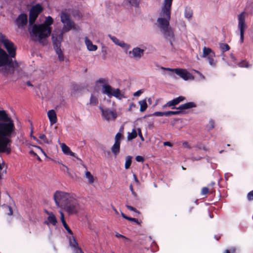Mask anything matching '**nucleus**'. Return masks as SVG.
Segmentation results:
<instances>
[{
  "instance_id": "1",
  "label": "nucleus",
  "mask_w": 253,
  "mask_h": 253,
  "mask_svg": "<svg viewBox=\"0 0 253 253\" xmlns=\"http://www.w3.org/2000/svg\"><path fill=\"white\" fill-rule=\"evenodd\" d=\"M42 7L40 4L32 7L30 11V27L29 32L32 40L43 42L49 37L51 32L50 26L53 23V19L51 16L45 18L44 22L41 24H34L39 14L42 11Z\"/></svg>"
},
{
  "instance_id": "2",
  "label": "nucleus",
  "mask_w": 253,
  "mask_h": 253,
  "mask_svg": "<svg viewBox=\"0 0 253 253\" xmlns=\"http://www.w3.org/2000/svg\"><path fill=\"white\" fill-rule=\"evenodd\" d=\"M14 122L5 110H0V152L10 153V139L15 132Z\"/></svg>"
},
{
  "instance_id": "3",
  "label": "nucleus",
  "mask_w": 253,
  "mask_h": 253,
  "mask_svg": "<svg viewBox=\"0 0 253 253\" xmlns=\"http://www.w3.org/2000/svg\"><path fill=\"white\" fill-rule=\"evenodd\" d=\"M99 84L102 86V93L106 94L108 97L111 98L114 96L119 99H122L125 97L119 89L113 88L109 85L108 79L100 78L98 79L96 82V85L98 86Z\"/></svg>"
},
{
  "instance_id": "4",
  "label": "nucleus",
  "mask_w": 253,
  "mask_h": 253,
  "mask_svg": "<svg viewBox=\"0 0 253 253\" xmlns=\"http://www.w3.org/2000/svg\"><path fill=\"white\" fill-rule=\"evenodd\" d=\"M17 63L12 62L6 52L0 48V72L3 75L11 74L14 67L17 66Z\"/></svg>"
},
{
  "instance_id": "5",
  "label": "nucleus",
  "mask_w": 253,
  "mask_h": 253,
  "mask_svg": "<svg viewBox=\"0 0 253 253\" xmlns=\"http://www.w3.org/2000/svg\"><path fill=\"white\" fill-rule=\"evenodd\" d=\"M173 0H164L157 20V26L169 23Z\"/></svg>"
},
{
  "instance_id": "6",
  "label": "nucleus",
  "mask_w": 253,
  "mask_h": 253,
  "mask_svg": "<svg viewBox=\"0 0 253 253\" xmlns=\"http://www.w3.org/2000/svg\"><path fill=\"white\" fill-rule=\"evenodd\" d=\"M61 21L63 24V28L61 32L59 35L67 33L70 30L79 31L81 30L80 27L77 25L65 12H61L60 14Z\"/></svg>"
},
{
  "instance_id": "7",
  "label": "nucleus",
  "mask_w": 253,
  "mask_h": 253,
  "mask_svg": "<svg viewBox=\"0 0 253 253\" xmlns=\"http://www.w3.org/2000/svg\"><path fill=\"white\" fill-rule=\"evenodd\" d=\"M72 196L68 193L56 191L53 194V198L56 206L62 210Z\"/></svg>"
},
{
  "instance_id": "8",
  "label": "nucleus",
  "mask_w": 253,
  "mask_h": 253,
  "mask_svg": "<svg viewBox=\"0 0 253 253\" xmlns=\"http://www.w3.org/2000/svg\"><path fill=\"white\" fill-rule=\"evenodd\" d=\"M80 209V206L77 200L72 195L62 210H64L69 214L77 213Z\"/></svg>"
},
{
  "instance_id": "9",
  "label": "nucleus",
  "mask_w": 253,
  "mask_h": 253,
  "mask_svg": "<svg viewBox=\"0 0 253 253\" xmlns=\"http://www.w3.org/2000/svg\"><path fill=\"white\" fill-rule=\"evenodd\" d=\"M62 41V36L61 35H57L55 32L52 34V41L53 46L56 54L58 55V59L60 61H63L64 55L60 48V43Z\"/></svg>"
},
{
  "instance_id": "10",
  "label": "nucleus",
  "mask_w": 253,
  "mask_h": 253,
  "mask_svg": "<svg viewBox=\"0 0 253 253\" xmlns=\"http://www.w3.org/2000/svg\"><path fill=\"white\" fill-rule=\"evenodd\" d=\"M0 41L7 50L11 58L14 57L16 54V47L14 43L7 39L3 35L0 33Z\"/></svg>"
},
{
  "instance_id": "11",
  "label": "nucleus",
  "mask_w": 253,
  "mask_h": 253,
  "mask_svg": "<svg viewBox=\"0 0 253 253\" xmlns=\"http://www.w3.org/2000/svg\"><path fill=\"white\" fill-rule=\"evenodd\" d=\"M162 69L175 73L177 75L185 81L193 80L194 76L187 71L186 69L182 68L171 69L169 68L162 67Z\"/></svg>"
},
{
  "instance_id": "12",
  "label": "nucleus",
  "mask_w": 253,
  "mask_h": 253,
  "mask_svg": "<svg viewBox=\"0 0 253 253\" xmlns=\"http://www.w3.org/2000/svg\"><path fill=\"white\" fill-rule=\"evenodd\" d=\"M101 112L102 119L107 122L114 121L118 117V114L115 109H110L108 108H103L99 107Z\"/></svg>"
},
{
  "instance_id": "13",
  "label": "nucleus",
  "mask_w": 253,
  "mask_h": 253,
  "mask_svg": "<svg viewBox=\"0 0 253 253\" xmlns=\"http://www.w3.org/2000/svg\"><path fill=\"white\" fill-rule=\"evenodd\" d=\"M215 53L211 48L204 47L202 57L207 60L210 65L212 67H215L216 65V60L215 59Z\"/></svg>"
},
{
  "instance_id": "14",
  "label": "nucleus",
  "mask_w": 253,
  "mask_h": 253,
  "mask_svg": "<svg viewBox=\"0 0 253 253\" xmlns=\"http://www.w3.org/2000/svg\"><path fill=\"white\" fill-rule=\"evenodd\" d=\"M247 16V13L244 11L238 15V28L240 30V42H244V35L245 30L247 28V25L245 23V19Z\"/></svg>"
},
{
  "instance_id": "15",
  "label": "nucleus",
  "mask_w": 253,
  "mask_h": 253,
  "mask_svg": "<svg viewBox=\"0 0 253 253\" xmlns=\"http://www.w3.org/2000/svg\"><path fill=\"white\" fill-rule=\"evenodd\" d=\"M158 27L160 29L161 32L163 36L168 40H169L171 43L174 41V33L172 29L169 25V23L165 24L158 26Z\"/></svg>"
},
{
  "instance_id": "16",
  "label": "nucleus",
  "mask_w": 253,
  "mask_h": 253,
  "mask_svg": "<svg viewBox=\"0 0 253 253\" xmlns=\"http://www.w3.org/2000/svg\"><path fill=\"white\" fill-rule=\"evenodd\" d=\"M158 27L160 29L161 32L163 36L168 40H169L171 43L174 41V33L172 29L169 25V23L165 24L158 26Z\"/></svg>"
},
{
  "instance_id": "17",
  "label": "nucleus",
  "mask_w": 253,
  "mask_h": 253,
  "mask_svg": "<svg viewBox=\"0 0 253 253\" xmlns=\"http://www.w3.org/2000/svg\"><path fill=\"white\" fill-rule=\"evenodd\" d=\"M145 50L139 47H134L131 50L127 51L128 57L134 60L140 59L144 55Z\"/></svg>"
},
{
  "instance_id": "18",
  "label": "nucleus",
  "mask_w": 253,
  "mask_h": 253,
  "mask_svg": "<svg viewBox=\"0 0 253 253\" xmlns=\"http://www.w3.org/2000/svg\"><path fill=\"white\" fill-rule=\"evenodd\" d=\"M109 37L112 41L117 45L122 47L126 54L127 53V50L130 49V45L124 42L123 41L120 40L117 37L109 35Z\"/></svg>"
},
{
  "instance_id": "19",
  "label": "nucleus",
  "mask_w": 253,
  "mask_h": 253,
  "mask_svg": "<svg viewBox=\"0 0 253 253\" xmlns=\"http://www.w3.org/2000/svg\"><path fill=\"white\" fill-rule=\"evenodd\" d=\"M185 98L183 96H180L173 99L168 102L164 107H172L175 106L179 104L180 102L183 101Z\"/></svg>"
},
{
  "instance_id": "20",
  "label": "nucleus",
  "mask_w": 253,
  "mask_h": 253,
  "mask_svg": "<svg viewBox=\"0 0 253 253\" xmlns=\"http://www.w3.org/2000/svg\"><path fill=\"white\" fill-rule=\"evenodd\" d=\"M27 23V16L25 14H20L16 21V23L19 28L25 25Z\"/></svg>"
},
{
  "instance_id": "21",
  "label": "nucleus",
  "mask_w": 253,
  "mask_h": 253,
  "mask_svg": "<svg viewBox=\"0 0 253 253\" xmlns=\"http://www.w3.org/2000/svg\"><path fill=\"white\" fill-rule=\"evenodd\" d=\"M84 43L88 51H94L97 49V46L93 44L92 42L87 37L84 38Z\"/></svg>"
},
{
  "instance_id": "22",
  "label": "nucleus",
  "mask_w": 253,
  "mask_h": 253,
  "mask_svg": "<svg viewBox=\"0 0 253 253\" xmlns=\"http://www.w3.org/2000/svg\"><path fill=\"white\" fill-rule=\"evenodd\" d=\"M58 142H60L59 140H58ZM59 143L60 144L62 151L64 154L76 158L75 153L71 151L70 148L67 145L64 143Z\"/></svg>"
},
{
  "instance_id": "23",
  "label": "nucleus",
  "mask_w": 253,
  "mask_h": 253,
  "mask_svg": "<svg viewBox=\"0 0 253 253\" xmlns=\"http://www.w3.org/2000/svg\"><path fill=\"white\" fill-rule=\"evenodd\" d=\"M47 114L51 125H53L57 122L56 114L54 110H49Z\"/></svg>"
},
{
  "instance_id": "24",
  "label": "nucleus",
  "mask_w": 253,
  "mask_h": 253,
  "mask_svg": "<svg viewBox=\"0 0 253 253\" xmlns=\"http://www.w3.org/2000/svg\"><path fill=\"white\" fill-rule=\"evenodd\" d=\"M120 144L118 142H115L111 147V151L115 156H117L120 153Z\"/></svg>"
},
{
  "instance_id": "25",
  "label": "nucleus",
  "mask_w": 253,
  "mask_h": 253,
  "mask_svg": "<svg viewBox=\"0 0 253 253\" xmlns=\"http://www.w3.org/2000/svg\"><path fill=\"white\" fill-rule=\"evenodd\" d=\"M196 107V104L193 102H188L179 106L177 109L179 110H185Z\"/></svg>"
},
{
  "instance_id": "26",
  "label": "nucleus",
  "mask_w": 253,
  "mask_h": 253,
  "mask_svg": "<svg viewBox=\"0 0 253 253\" xmlns=\"http://www.w3.org/2000/svg\"><path fill=\"white\" fill-rule=\"evenodd\" d=\"M138 104L140 105V112H141L145 111L148 107L146 99L139 101Z\"/></svg>"
},
{
  "instance_id": "27",
  "label": "nucleus",
  "mask_w": 253,
  "mask_h": 253,
  "mask_svg": "<svg viewBox=\"0 0 253 253\" xmlns=\"http://www.w3.org/2000/svg\"><path fill=\"white\" fill-rule=\"evenodd\" d=\"M48 214L47 221L48 223H51L53 225H55L57 223V220L55 215L52 213H48Z\"/></svg>"
},
{
  "instance_id": "28",
  "label": "nucleus",
  "mask_w": 253,
  "mask_h": 253,
  "mask_svg": "<svg viewBox=\"0 0 253 253\" xmlns=\"http://www.w3.org/2000/svg\"><path fill=\"white\" fill-rule=\"evenodd\" d=\"M137 130H136L135 129H133L131 132H128L127 136V140H131L136 138L137 136Z\"/></svg>"
},
{
  "instance_id": "29",
  "label": "nucleus",
  "mask_w": 253,
  "mask_h": 253,
  "mask_svg": "<svg viewBox=\"0 0 253 253\" xmlns=\"http://www.w3.org/2000/svg\"><path fill=\"white\" fill-rule=\"evenodd\" d=\"M69 240L70 246L74 249L79 247L78 244L77 243L76 240H75L73 236H71V237H70L69 238Z\"/></svg>"
},
{
  "instance_id": "30",
  "label": "nucleus",
  "mask_w": 253,
  "mask_h": 253,
  "mask_svg": "<svg viewBox=\"0 0 253 253\" xmlns=\"http://www.w3.org/2000/svg\"><path fill=\"white\" fill-rule=\"evenodd\" d=\"M98 104V98L94 94H91L90 100L89 104L92 106H96Z\"/></svg>"
},
{
  "instance_id": "31",
  "label": "nucleus",
  "mask_w": 253,
  "mask_h": 253,
  "mask_svg": "<svg viewBox=\"0 0 253 253\" xmlns=\"http://www.w3.org/2000/svg\"><path fill=\"white\" fill-rule=\"evenodd\" d=\"M85 177L88 179V183L91 184H93L94 181V178L91 173L88 171H86L85 172Z\"/></svg>"
},
{
  "instance_id": "32",
  "label": "nucleus",
  "mask_w": 253,
  "mask_h": 253,
  "mask_svg": "<svg viewBox=\"0 0 253 253\" xmlns=\"http://www.w3.org/2000/svg\"><path fill=\"white\" fill-rule=\"evenodd\" d=\"M192 10L189 8H186L184 11V16L187 19H190L192 17Z\"/></svg>"
},
{
  "instance_id": "33",
  "label": "nucleus",
  "mask_w": 253,
  "mask_h": 253,
  "mask_svg": "<svg viewBox=\"0 0 253 253\" xmlns=\"http://www.w3.org/2000/svg\"><path fill=\"white\" fill-rule=\"evenodd\" d=\"M39 137L42 140L43 142L46 144H49L51 142V140L48 139L44 134H40Z\"/></svg>"
},
{
  "instance_id": "34",
  "label": "nucleus",
  "mask_w": 253,
  "mask_h": 253,
  "mask_svg": "<svg viewBox=\"0 0 253 253\" xmlns=\"http://www.w3.org/2000/svg\"><path fill=\"white\" fill-rule=\"evenodd\" d=\"M131 159L132 157L130 156H127L126 157L125 166L126 169H128L130 167L131 164Z\"/></svg>"
},
{
  "instance_id": "35",
  "label": "nucleus",
  "mask_w": 253,
  "mask_h": 253,
  "mask_svg": "<svg viewBox=\"0 0 253 253\" xmlns=\"http://www.w3.org/2000/svg\"><path fill=\"white\" fill-rule=\"evenodd\" d=\"M219 48L222 52L228 51L230 49V47L227 44L223 43L219 44Z\"/></svg>"
},
{
  "instance_id": "36",
  "label": "nucleus",
  "mask_w": 253,
  "mask_h": 253,
  "mask_svg": "<svg viewBox=\"0 0 253 253\" xmlns=\"http://www.w3.org/2000/svg\"><path fill=\"white\" fill-rule=\"evenodd\" d=\"M123 138V135L121 133H117L115 137V142L121 143V141Z\"/></svg>"
},
{
  "instance_id": "37",
  "label": "nucleus",
  "mask_w": 253,
  "mask_h": 253,
  "mask_svg": "<svg viewBox=\"0 0 253 253\" xmlns=\"http://www.w3.org/2000/svg\"><path fill=\"white\" fill-rule=\"evenodd\" d=\"M131 6L137 7L139 5V2L137 0H126Z\"/></svg>"
},
{
  "instance_id": "38",
  "label": "nucleus",
  "mask_w": 253,
  "mask_h": 253,
  "mask_svg": "<svg viewBox=\"0 0 253 253\" xmlns=\"http://www.w3.org/2000/svg\"><path fill=\"white\" fill-rule=\"evenodd\" d=\"M238 66L240 67H246V68H249L250 66V65L249 64V63L247 62H246V61H242L241 62L239 63Z\"/></svg>"
},
{
  "instance_id": "39",
  "label": "nucleus",
  "mask_w": 253,
  "mask_h": 253,
  "mask_svg": "<svg viewBox=\"0 0 253 253\" xmlns=\"http://www.w3.org/2000/svg\"><path fill=\"white\" fill-rule=\"evenodd\" d=\"M115 236L117 238H122L125 242L129 241V239L128 238L117 232L115 233Z\"/></svg>"
},
{
  "instance_id": "40",
  "label": "nucleus",
  "mask_w": 253,
  "mask_h": 253,
  "mask_svg": "<svg viewBox=\"0 0 253 253\" xmlns=\"http://www.w3.org/2000/svg\"><path fill=\"white\" fill-rule=\"evenodd\" d=\"M214 122L212 120L210 121L207 127L209 129H211L214 127Z\"/></svg>"
},
{
  "instance_id": "41",
  "label": "nucleus",
  "mask_w": 253,
  "mask_h": 253,
  "mask_svg": "<svg viewBox=\"0 0 253 253\" xmlns=\"http://www.w3.org/2000/svg\"><path fill=\"white\" fill-rule=\"evenodd\" d=\"M32 146H34V147H35L36 148H37L38 149H39L42 154H43V155L45 157H47V155L45 153V152L43 150V149L40 146H35V145H31Z\"/></svg>"
},
{
  "instance_id": "42",
  "label": "nucleus",
  "mask_w": 253,
  "mask_h": 253,
  "mask_svg": "<svg viewBox=\"0 0 253 253\" xmlns=\"http://www.w3.org/2000/svg\"><path fill=\"white\" fill-rule=\"evenodd\" d=\"M236 249L234 247H232L230 250H226L224 253H235Z\"/></svg>"
},
{
  "instance_id": "43",
  "label": "nucleus",
  "mask_w": 253,
  "mask_h": 253,
  "mask_svg": "<svg viewBox=\"0 0 253 253\" xmlns=\"http://www.w3.org/2000/svg\"><path fill=\"white\" fill-rule=\"evenodd\" d=\"M136 107V105L133 103V102H131L129 104V107H128V110L131 111H132L133 109L135 108Z\"/></svg>"
},
{
  "instance_id": "44",
  "label": "nucleus",
  "mask_w": 253,
  "mask_h": 253,
  "mask_svg": "<svg viewBox=\"0 0 253 253\" xmlns=\"http://www.w3.org/2000/svg\"><path fill=\"white\" fill-rule=\"evenodd\" d=\"M143 92V90L142 89L138 90L133 93L134 96H139Z\"/></svg>"
},
{
  "instance_id": "45",
  "label": "nucleus",
  "mask_w": 253,
  "mask_h": 253,
  "mask_svg": "<svg viewBox=\"0 0 253 253\" xmlns=\"http://www.w3.org/2000/svg\"><path fill=\"white\" fill-rule=\"evenodd\" d=\"M137 134H138L139 136L140 137L141 140L142 141H144V137H143L142 136V132H141V129L140 128H137Z\"/></svg>"
},
{
  "instance_id": "46",
  "label": "nucleus",
  "mask_w": 253,
  "mask_h": 253,
  "mask_svg": "<svg viewBox=\"0 0 253 253\" xmlns=\"http://www.w3.org/2000/svg\"><path fill=\"white\" fill-rule=\"evenodd\" d=\"M247 197L249 201L253 200V191H252L248 193Z\"/></svg>"
},
{
  "instance_id": "47",
  "label": "nucleus",
  "mask_w": 253,
  "mask_h": 253,
  "mask_svg": "<svg viewBox=\"0 0 253 253\" xmlns=\"http://www.w3.org/2000/svg\"><path fill=\"white\" fill-rule=\"evenodd\" d=\"M59 213L60 214V219H61L62 223H63L66 222L65 220V219H64V216L63 212H62V211L61 210L59 211Z\"/></svg>"
},
{
  "instance_id": "48",
  "label": "nucleus",
  "mask_w": 253,
  "mask_h": 253,
  "mask_svg": "<svg viewBox=\"0 0 253 253\" xmlns=\"http://www.w3.org/2000/svg\"><path fill=\"white\" fill-rule=\"evenodd\" d=\"M154 116L162 117L164 116V112H155L153 114Z\"/></svg>"
},
{
  "instance_id": "49",
  "label": "nucleus",
  "mask_w": 253,
  "mask_h": 253,
  "mask_svg": "<svg viewBox=\"0 0 253 253\" xmlns=\"http://www.w3.org/2000/svg\"><path fill=\"white\" fill-rule=\"evenodd\" d=\"M135 160L138 162H142L144 161V158L141 156H137L135 157Z\"/></svg>"
},
{
  "instance_id": "50",
  "label": "nucleus",
  "mask_w": 253,
  "mask_h": 253,
  "mask_svg": "<svg viewBox=\"0 0 253 253\" xmlns=\"http://www.w3.org/2000/svg\"><path fill=\"white\" fill-rule=\"evenodd\" d=\"M209 192V190L207 187H204L202 189V195H206Z\"/></svg>"
},
{
  "instance_id": "51",
  "label": "nucleus",
  "mask_w": 253,
  "mask_h": 253,
  "mask_svg": "<svg viewBox=\"0 0 253 253\" xmlns=\"http://www.w3.org/2000/svg\"><path fill=\"white\" fill-rule=\"evenodd\" d=\"M182 146L184 148H189V149L191 148V147H190V145L188 144V143L187 142H183Z\"/></svg>"
},
{
  "instance_id": "52",
  "label": "nucleus",
  "mask_w": 253,
  "mask_h": 253,
  "mask_svg": "<svg viewBox=\"0 0 253 253\" xmlns=\"http://www.w3.org/2000/svg\"><path fill=\"white\" fill-rule=\"evenodd\" d=\"M195 71L199 75L200 80H204L205 79V77L200 72L196 70Z\"/></svg>"
},
{
  "instance_id": "53",
  "label": "nucleus",
  "mask_w": 253,
  "mask_h": 253,
  "mask_svg": "<svg viewBox=\"0 0 253 253\" xmlns=\"http://www.w3.org/2000/svg\"><path fill=\"white\" fill-rule=\"evenodd\" d=\"M74 251L75 253H83V252L82 251L81 248H80L79 247H78V248L74 249Z\"/></svg>"
},
{
  "instance_id": "54",
  "label": "nucleus",
  "mask_w": 253,
  "mask_h": 253,
  "mask_svg": "<svg viewBox=\"0 0 253 253\" xmlns=\"http://www.w3.org/2000/svg\"><path fill=\"white\" fill-rule=\"evenodd\" d=\"M126 208L131 211H134L135 212L138 213V211L135 209H134L133 207H132L131 206H126Z\"/></svg>"
},
{
  "instance_id": "55",
  "label": "nucleus",
  "mask_w": 253,
  "mask_h": 253,
  "mask_svg": "<svg viewBox=\"0 0 253 253\" xmlns=\"http://www.w3.org/2000/svg\"><path fill=\"white\" fill-rule=\"evenodd\" d=\"M128 220H129V221H134V222H136V223L139 224L138 220L137 219H136V218H131V217H128Z\"/></svg>"
},
{
  "instance_id": "56",
  "label": "nucleus",
  "mask_w": 253,
  "mask_h": 253,
  "mask_svg": "<svg viewBox=\"0 0 253 253\" xmlns=\"http://www.w3.org/2000/svg\"><path fill=\"white\" fill-rule=\"evenodd\" d=\"M172 111H167V112H164V116H169L172 115Z\"/></svg>"
},
{
  "instance_id": "57",
  "label": "nucleus",
  "mask_w": 253,
  "mask_h": 253,
  "mask_svg": "<svg viewBox=\"0 0 253 253\" xmlns=\"http://www.w3.org/2000/svg\"><path fill=\"white\" fill-rule=\"evenodd\" d=\"M6 209L9 211V212H7V214L8 215H12V210L11 209V208L10 207H6Z\"/></svg>"
},
{
  "instance_id": "58",
  "label": "nucleus",
  "mask_w": 253,
  "mask_h": 253,
  "mask_svg": "<svg viewBox=\"0 0 253 253\" xmlns=\"http://www.w3.org/2000/svg\"><path fill=\"white\" fill-rule=\"evenodd\" d=\"M133 179L135 181V182L136 183L138 184L139 183V180H138V178H137V176H136V174H133Z\"/></svg>"
},
{
  "instance_id": "59",
  "label": "nucleus",
  "mask_w": 253,
  "mask_h": 253,
  "mask_svg": "<svg viewBox=\"0 0 253 253\" xmlns=\"http://www.w3.org/2000/svg\"><path fill=\"white\" fill-rule=\"evenodd\" d=\"M164 146H169V147H172L171 144L169 142H168V141H166V142H164Z\"/></svg>"
},
{
  "instance_id": "60",
  "label": "nucleus",
  "mask_w": 253,
  "mask_h": 253,
  "mask_svg": "<svg viewBox=\"0 0 253 253\" xmlns=\"http://www.w3.org/2000/svg\"><path fill=\"white\" fill-rule=\"evenodd\" d=\"M129 188H130V190H131V192H132V194L134 196H136V193H135V192H134V190H133V187H132V185H130Z\"/></svg>"
},
{
  "instance_id": "61",
  "label": "nucleus",
  "mask_w": 253,
  "mask_h": 253,
  "mask_svg": "<svg viewBox=\"0 0 253 253\" xmlns=\"http://www.w3.org/2000/svg\"><path fill=\"white\" fill-rule=\"evenodd\" d=\"M230 57H231V59H232V61L233 62H234V63H235V61H236V58H235V57L233 56V54H232L230 55Z\"/></svg>"
},
{
  "instance_id": "62",
  "label": "nucleus",
  "mask_w": 253,
  "mask_h": 253,
  "mask_svg": "<svg viewBox=\"0 0 253 253\" xmlns=\"http://www.w3.org/2000/svg\"><path fill=\"white\" fill-rule=\"evenodd\" d=\"M121 215L124 218L128 220L129 217L126 216L123 212H121Z\"/></svg>"
},
{
  "instance_id": "63",
  "label": "nucleus",
  "mask_w": 253,
  "mask_h": 253,
  "mask_svg": "<svg viewBox=\"0 0 253 253\" xmlns=\"http://www.w3.org/2000/svg\"><path fill=\"white\" fill-rule=\"evenodd\" d=\"M180 113V111H172V115H177V114H178Z\"/></svg>"
},
{
  "instance_id": "64",
  "label": "nucleus",
  "mask_w": 253,
  "mask_h": 253,
  "mask_svg": "<svg viewBox=\"0 0 253 253\" xmlns=\"http://www.w3.org/2000/svg\"><path fill=\"white\" fill-rule=\"evenodd\" d=\"M67 232L68 233H69L70 234H71L72 236L73 235V233H72V231H71V230L69 228V227L66 229Z\"/></svg>"
}]
</instances>
